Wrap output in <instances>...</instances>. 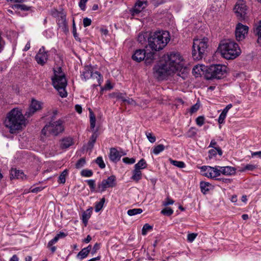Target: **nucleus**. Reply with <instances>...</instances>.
<instances>
[{"label": "nucleus", "instance_id": "nucleus-1", "mask_svg": "<svg viewBox=\"0 0 261 261\" xmlns=\"http://www.w3.org/2000/svg\"><path fill=\"white\" fill-rule=\"evenodd\" d=\"M182 57L177 52H171L164 57L161 61L153 68V74L159 80H162L174 73L181 67Z\"/></svg>", "mask_w": 261, "mask_h": 261}, {"label": "nucleus", "instance_id": "nucleus-2", "mask_svg": "<svg viewBox=\"0 0 261 261\" xmlns=\"http://www.w3.org/2000/svg\"><path fill=\"white\" fill-rule=\"evenodd\" d=\"M25 120L22 112L17 109H13L7 115L4 123L11 134L21 130L25 126Z\"/></svg>", "mask_w": 261, "mask_h": 261}, {"label": "nucleus", "instance_id": "nucleus-3", "mask_svg": "<svg viewBox=\"0 0 261 261\" xmlns=\"http://www.w3.org/2000/svg\"><path fill=\"white\" fill-rule=\"evenodd\" d=\"M170 40V37L168 32H155L148 38V45L152 50L158 51L163 49Z\"/></svg>", "mask_w": 261, "mask_h": 261}, {"label": "nucleus", "instance_id": "nucleus-4", "mask_svg": "<svg viewBox=\"0 0 261 261\" xmlns=\"http://www.w3.org/2000/svg\"><path fill=\"white\" fill-rule=\"evenodd\" d=\"M54 87L58 91L62 97H66L67 92L65 89L67 82L64 73L62 71L61 67H58L54 69V75L51 78Z\"/></svg>", "mask_w": 261, "mask_h": 261}, {"label": "nucleus", "instance_id": "nucleus-5", "mask_svg": "<svg viewBox=\"0 0 261 261\" xmlns=\"http://www.w3.org/2000/svg\"><path fill=\"white\" fill-rule=\"evenodd\" d=\"M222 56L226 59H234L241 54L238 44L234 41L227 40L223 42L219 46Z\"/></svg>", "mask_w": 261, "mask_h": 261}, {"label": "nucleus", "instance_id": "nucleus-6", "mask_svg": "<svg viewBox=\"0 0 261 261\" xmlns=\"http://www.w3.org/2000/svg\"><path fill=\"white\" fill-rule=\"evenodd\" d=\"M208 39L206 37L195 38L192 46V56L194 60H199L206 54Z\"/></svg>", "mask_w": 261, "mask_h": 261}, {"label": "nucleus", "instance_id": "nucleus-7", "mask_svg": "<svg viewBox=\"0 0 261 261\" xmlns=\"http://www.w3.org/2000/svg\"><path fill=\"white\" fill-rule=\"evenodd\" d=\"M64 129V127L62 120L60 119L56 121L52 120L45 125L42 129V133L46 136L50 135L57 136L62 133Z\"/></svg>", "mask_w": 261, "mask_h": 261}, {"label": "nucleus", "instance_id": "nucleus-8", "mask_svg": "<svg viewBox=\"0 0 261 261\" xmlns=\"http://www.w3.org/2000/svg\"><path fill=\"white\" fill-rule=\"evenodd\" d=\"M226 66L221 64L211 65L206 70L205 76L206 79H220L226 72Z\"/></svg>", "mask_w": 261, "mask_h": 261}, {"label": "nucleus", "instance_id": "nucleus-9", "mask_svg": "<svg viewBox=\"0 0 261 261\" xmlns=\"http://www.w3.org/2000/svg\"><path fill=\"white\" fill-rule=\"evenodd\" d=\"M81 76L82 78L84 79L85 81L90 79L96 80L99 85L103 82L102 76L99 72L95 71L94 67L91 65L84 66Z\"/></svg>", "mask_w": 261, "mask_h": 261}, {"label": "nucleus", "instance_id": "nucleus-10", "mask_svg": "<svg viewBox=\"0 0 261 261\" xmlns=\"http://www.w3.org/2000/svg\"><path fill=\"white\" fill-rule=\"evenodd\" d=\"M132 59L138 62L144 60L146 64H150L154 59V54L151 51L147 53L144 49H137L133 55Z\"/></svg>", "mask_w": 261, "mask_h": 261}, {"label": "nucleus", "instance_id": "nucleus-11", "mask_svg": "<svg viewBox=\"0 0 261 261\" xmlns=\"http://www.w3.org/2000/svg\"><path fill=\"white\" fill-rule=\"evenodd\" d=\"M234 12L240 20H245L247 17V7L243 0L238 1L234 8Z\"/></svg>", "mask_w": 261, "mask_h": 261}, {"label": "nucleus", "instance_id": "nucleus-12", "mask_svg": "<svg viewBox=\"0 0 261 261\" xmlns=\"http://www.w3.org/2000/svg\"><path fill=\"white\" fill-rule=\"evenodd\" d=\"M249 28L247 25L238 23L236 27L235 36L237 41H242L248 34Z\"/></svg>", "mask_w": 261, "mask_h": 261}, {"label": "nucleus", "instance_id": "nucleus-13", "mask_svg": "<svg viewBox=\"0 0 261 261\" xmlns=\"http://www.w3.org/2000/svg\"><path fill=\"white\" fill-rule=\"evenodd\" d=\"M42 102L35 99H32L29 107L25 113V116L30 117L42 108Z\"/></svg>", "mask_w": 261, "mask_h": 261}, {"label": "nucleus", "instance_id": "nucleus-14", "mask_svg": "<svg viewBox=\"0 0 261 261\" xmlns=\"http://www.w3.org/2000/svg\"><path fill=\"white\" fill-rule=\"evenodd\" d=\"M201 172L203 175L208 178H214L219 176L218 166H202L201 168Z\"/></svg>", "mask_w": 261, "mask_h": 261}, {"label": "nucleus", "instance_id": "nucleus-15", "mask_svg": "<svg viewBox=\"0 0 261 261\" xmlns=\"http://www.w3.org/2000/svg\"><path fill=\"white\" fill-rule=\"evenodd\" d=\"M116 185V177L114 175L109 176L107 179H103L98 184V189L100 192H102L107 188H112Z\"/></svg>", "mask_w": 261, "mask_h": 261}, {"label": "nucleus", "instance_id": "nucleus-16", "mask_svg": "<svg viewBox=\"0 0 261 261\" xmlns=\"http://www.w3.org/2000/svg\"><path fill=\"white\" fill-rule=\"evenodd\" d=\"M35 59L37 63L41 65H44L47 62L48 55L45 50L44 47L42 46L40 48L35 57Z\"/></svg>", "mask_w": 261, "mask_h": 261}, {"label": "nucleus", "instance_id": "nucleus-17", "mask_svg": "<svg viewBox=\"0 0 261 261\" xmlns=\"http://www.w3.org/2000/svg\"><path fill=\"white\" fill-rule=\"evenodd\" d=\"M146 3L145 0H138L131 10L132 15L135 16L140 13L145 8Z\"/></svg>", "mask_w": 261, "mask_h": 261}, {"label": "nucleus", "instance_id": "nucleus-18", "mask_svg": "<svg viewBox=\"0 0 261 261\" xmlns=\"http://www.w3.org/2000/svg\"><path fill=\"white\" fill-rule=\"evenodd\" d=\"M219 176L221 173L224 175H231L235 173L236 170L234 168L230 166L220 167L218 166Z\"/></svg>", "mask_w": 261, "mask_h": 261}, {"label": "nucleus", "instance_id": "nucleus-19", "mask_svg": "<svg viewBox=\"0 0 261 261\" xmlns=\"http://www.w3.org/2000/svg\"><path fill=\"white\" fill-rule=\"evenodd\" d=\"M207 69L206 67L203 65H197L195 66L192 70L193 74L196 76L198 77L206 72Z\"/></svg>", "mask_w": 261, "mask_h": 261}, {"label": "nucleus", "instance_id": "nucleus-20", "mask_svg": "<svg viewBox=\"0 0 261 261\" xmlns=\"http://www.w3.org/2000/svg\"><path fill=\"white\" fill-rule=\"evenodd\" d=\"M109 158L111 161L113 162H117L120 159V151L115 148L110 149Z\"/></svg>", "mask_w": 261, "mask_h": 261}, {"label": "nucleus", "instance_id": "nucleus-21", "mask_svg": "<svg viewBox=\"0 0 261 261\" xmlns=\"http://www.w3.org/2000/svg\"><path fill=\"white\" fill-rule=\"evenodd\" d=\"M73 144V141L72 138L66 137L63 138L60 143V147L62 149L69 148Z\"/></svg>", "mask_w": 261, "mask_h": 261}, {"label": "nucleus", "instance_id": "nucleus-22", "mask_svg": "<svg viewBox=\"0 0 261 261\" xmlns=\"http://www.w3.org/2000/svg\"><path fill=\"white\" fill-rule=\"evenodd\" d=\"M25 177L24 173L19 170L12 169L11 171V178L23 179Z\"/></svg>", "mask_w": 261, "mask_h": 261}, {"label": "nucleus", "instance_id": "nucleus-23", "mask_svg": "<svg viewBox=\"0 0 261 261\" xmlns=\"http://www.w3.org/2000/svg\"><path fill=\"white\" fill-rule=\"evenodd\" d=\"M183 61V60L182 61ZM181 67L177 70L174 73H177V75L181 77L182 79H185L188 75V70L186 67H183V63L181 62Z\"/></svg>", "mask_w": 261, "mask_h": 261}, {"label": "nucleus", "instance_id": "nucleus-24", "mask_svg": "<svg viewBox=\"0 0 261 261\" xmlns=\"http://www.w3.org/2000/svg\"><path fill=\"white\" fill-rule=\"evenodd\" d=\"M93 209L92 207H90L86 211L84 212L82 215V221L85 224V225H87L88 220L90 218Z\"/></svg>", "mask_w": 261, "mask_h": 261}, {"label": "nucleus", "instance_id": "nucleus-25", "mask_svg": "<svg viewBox=\"0 0 261 261\" xmlns=\"http://www.w3.org/2000/svg\"><path fill=\"white\" fill-rule=\"evenodd\" d=\"M211 185L205 181H201L200 183V187L201 191L203 194H205L207 192L210 190L211 189Z\"/></svg>", "mask_w": 261, "mask_h": 261}, {"label": "nucleus", "instance_id": "nucleus-26", "mask_svg": "<svg viewBox=\"0 0 261 261\" xmlns=\"http://www.w3.org/2000/svg\"><path fill=\"white\" fill-rule=\"evenodd\" d=\"M142 178V172L140 170L134 169L133 171V175L131 179L135 181L138 182Z\"/></svg>", "mask_w": 261, "mask_h": 261}, {"label": "nucleus", "instance_id": "nucleus-27", "mask_svg": "<svg viewBox=\"0 0 261 261\" xmlns=\"http://www.w3.org/2000/svg\"><path fill=\"white\" fill-rule=\"evenodd\" d=\"M209 157L210 158H213V156H216L217 154L219 155H221L222 154V151L221 148L219 147H214L213 149H211L208 151Z\"/></svg>", "mask_w": 261, "mask_h": 261}, {"label": "nucleus", "instance_id": "nucleus-28", "mask_svg": "<svg viewBox=\"0 0 261 261\" xmlns=\"http://www.w3.org/2000/svg\"><path fill=\"white\" fill-rule=\"evenodd\" d=\"M90 115V127L94 129L95 127L96 118L94 113L91 109H89Z\"/></svg>", "mask_w": 261, "mask_h": 261}, {"label": "nucleus", "instance_id": "nucleus-29", "mask_svg": "<svg viewBox=\"0 0 261 261\" xmlns=\"http://www.w3.org/2000/svg\"><path fill=\"white\" fill-rule=\"evenodd\" d=\"M147 167V164L144 159H141L138 163L135 165V169L140 170L145 169Z\"/></svg>", "mask_w": 261, "mask_h": 261}, {"label": "nucleus", "instance_id": "nucleus-30", "mask_svg": "<svg viewBox=\"0 0 261 261\" xmlns=\"http://www.w3.org/2000/svg\"><path fill=\"white\" fill-rule=\"evenodd\" d=\"M58 24L59 27L64 32L67 30V22L64 18L61 17L58 20Z\"/></svg>", "mask_w": 261, "mask_h": 261}, {"label": "nucleus", "instance_id": "nucleus-31", "mask_svg": "<svg viewBox=\"0 0 261 261\" xmlns=\"http://www.w3.org/2000/svg\"><path fill=\"white\" fill-rule=\"evenodd\" d=\"M97 136H98V134L97 133V131H94L91 137H90V140L89 141V142H88V146L89 147H90L91 148L93 147L94 144L95 143V142L96 140Z\"/></svg>", "mask_w": 261, "mask_h": 261}, {"label": "nucleus", "instance_id": "nucleus-32", "mask_svg": "<svg viewBox=\"0 0 261 261\" xmlns=\"http://www.w3.org/2000/svg\"><path fill=\"white\" fill-rule=\"evenodd\" d=\"M257 166L253 164H247L242 168L241 171L245 172L246 171H253L256 169Z\"/></svg>", "mask_w": 261, "mask_h": 261}, {"label": "nucleus", "instance_id": "nucleus-33", "mask_svg": "<svg viewBox=\"0 0 261 261\" xmlns=\"http://www.w3.org/2000/svg\"><path fill=\"white\" fill-rule=\"evenodd\" d=\"M105 202V198H102L100 199V201L96 203L95 206V211L96 212H99L102 208Z\"/></svg>", "mask_w": 261, "mask_h": 261}, {"label": "nucleus", "instance_id": "nucleus-34", "mask_svg": "<svg viewBox=\"0 0 261 261\" xmlns=\"http://www.w3.org/2000/svg\"><path fill=\"white\" fill-rule=\"evenodd\" d=\"M165 147L163 144H159L153 148L152 152L154 154L157 155L160 152H162L165 149Z\"/></svg>", "mask_w": 261, "mask_h": 261}, {"label": "nucleus", "instance_id": "nucleus-35", "mask_svg": "<svg viewBox=\"0 0 261 261\" xmlns=\"http://www.w3.org/2000/svg\"><path fill=\"white\" fill-rule=\"evenodd\" d=\"M11 7L13 9H20L23 11H28L30 9V7L25 5L15 4Z\"/></svg>", "mask_w": 261, "mask_h": 261}, {"label": "nucleus", "instance_id": "nucleus-36", "mask_svg": "<svg viewBox=\"0 0 261 261\" xmlns=\"http://www.w3.org/2000/svg\"><path fill=\"white\" fill-rule=\"evenodd\" d=\"M142 212L143 211L141 208H134L128 210L127 213L129 216H132L141 214Z\"/></svg>", "mask_w": 261, "mask_h": 261}, {"label": "nucleus", "instance_id": "nucleus-37", "mask_svg": "<svg viewBox=\"0 0 261 261\" xmlns=\"http://www.w3.org/2000/svg\"><path fill=\"white\" fill-rule=\"evenodd\" d=\"M89 252H87V251L86 249H84V248L82 249L81 251L79 252V253L77 255V258H79L81 260H82L83 259L86 258L88 255L89 254Z\"/></svg>", "mask_w": 261, "mask_h": 261}, {"label": "nucleus", "instance_id": "nucleus-38", "mask_svg": "<svg viewBox=\"0 0 261 261\" xmlns=\"http://www.w3.org/2000/svg\"><path fill=\"white\" fill-rule=\"evenodd\" d=\"M68 171L67 170H64L59 177L58 182L62 184H64L66 181V176L67 175Z\"/></svg>", "mask_w": 261, "mask_h": 261}, {"label": "nucleus", "instance_id": "nucleus-39", "mask_svg": "<svg viewBox=\"0 0 261 261\" xmlns=\"http://www.w3.org/2000/svg\"><path fill=\"white\" fill-rule=\"evenodd\" d=\"M170 162L173 165L180 168H182L185 167V163L181 161H177L170 160Z\"/></svg>", "mask_w": 261, "mask_h": 261}, {"label": "nucleus", "instance_id": "nucleus-40", "mask_svg": "<svg viewBox=\"0 0 261 261\" xmlns=\"http://www.w3.org/2000/svg\"><path fill=\"white\" fill-rule=\"evenodd\" d=\"M161 213L164 215L170 216L173 213V211L170 207H166L163 209Z\"/></svg>", "mask_w": 261, "mask_h": 261}, {"label": "nucleus", "instance_id": "nucleus-41", "mask_svg": "<svg viewBox=\"0 0 261 261\" xmlns=\"http://www.w3.org/2000/svg\"><path fill=\"white\" fill-rule=\"evenodd\" d=\"M81 174L83 177H91L93 175V172L91 170L84 169L81 171Z\"/></svg>", "mask_w": 261, "mask_h": 261}, {"label": "nucleus", "instance_id": "nucleus-42", "mask_svg": "<svg viewBox=\"0 0 261 261\" xmlns=\"http://www.w3.org/2000/svg\"><path fill=\"white\" fill-rule=\"evenodd\" d=\"M86 164V160L85 158H81L77 161L75 164V167L77 169H80L84 166Z\"/></svg>", "mask_w": 261, "mask_h": 261}, {"label": "nucleus", "instance_id": "nucleus-43", "mask_svg": "<svg viewBox=\"0 0 261 261\" xmlns=\"http://www.w3.org/2000/svg\"><path fill=\"white\" fill-rule=\"evenodd\" d=\"M95 162L99 166V167L101 168V169H103L105 168L106 167V165L102 160V157L101 156H98L96 161H95Z\"/></svg>", "mask_w": 261, "mask_h": 261}, {"label": "nucleus", "instance_id": "nucleus-44", "mask_svg": "<svg viewBox=\"0 0 261 261\" xmlns=\"http://www.w3.org/2000/svg\"><path fill=\"white\" fill-rule=\"evenodd\" d=\"M197 129L195 127H191L187 133V136L192 138L194 137L197 134Z\"/></svg>", "mask_w": 261, "mask_h": 261}, {"label": "nucleus", "instance_id": "nucleus-45", "mask_svg": "<svg viewBox=\"0 0 261 261\" xmlns=\"http://www.w3.org/2000/svg\"><path fill=\"white\" fill-rule=\"evenodd\" d=\"M256 34L258 35L257 43H261V21L259 22V25L256 28Z\"/></svg>", "mask_w": 261, "mask_h": 261}, {"label": "nucleus", "instance_id": "nucleus-46", "mask_svg": "<svg viewBox=\"0 0 261 261\" xmlns=\"http://www.w3.org/2000/svg\"><path fill=\"white\" fill-rule=\"evenodd\" d=\"M87 182L89 186L91 191H94L95 190V181L93 179H89Z\"/></svg>", "mask_w": 261, "mask_h": 261}, {"label": "nucleus", "instance_id": "nucleus-47", "mask_svg": "<svg viewBox=\"0 0 261 261\" xmlns=\"http://www.w3.org/2000/svg\"><path fill=\"white\" fill-rule=\"evenodd\" d=\"M145 134H146V136L148 140H149V141L150 143H153L155 142V141L156 140V138H155V136H153L151 133L146 132Z\"/></svg>", "mask_w": 261, "mask_h": 261}, {"label": "nucleus", "instance_id": "nucleus-48", "mask_svg": "<svg viewBox=\"0 0 261 261\" xmlns=\"http://www.w3.org/2000/svg\"><path fill=\"white\" fill-rule=\"evenodd\" d=\"M196 123L198 126H201L204 123V117L202 116L198 117L196 119Z\"/></svg>", "mask_w": 261, "mask_h": 261}, {"label": "nucleus", "instance_id": "nucleus-49", "mask_svg": "<svg viewBox=\"0 0 261 261\" xmlns=\"http://www.w3.org/2000/svg\"><path fill=\"white\" fill-rule=\"evenodd\" d=\"M152 229V227L150 226L148 224H145L142 228V234L143 235H146L147 231Z\"/></svg>", "mask_w": 261, "mask_h": 261}, {"label": "nucleus", "instance_id": "nucleus-50", "mask_svg": "<svg viewBox=\"0 0 261 261\" xmlns=\"http://www.w3.org/2000/svg\"><path fill=\"white\" fill-rule=\"evenodd\" d=\"M122 161L124 163L127 164H133L136 162L134 158H128L127 157L123 158Z\"/></svg>", "mask_w": 261, "mask_h": 261}, {"label": "nucleus", "instance_id": "nucleus-51", "mask_svg": "<svg viewBox=\"0 0 261 261\" xmlns=\"http://www.w3.org/2000/svg\"><path fill=\"white\" fill-rule=\"evenodd\" d=\"M226 114H226L223 112H221V113L220 114V115L218 118V120L219 124H222L224 123V121L226 118Z\"/></svg>", "mask_w": 261, "mask_h": 261}, {"label": "nucleus", "instance_id": "nucleus-52", "mask_svg": "<svg viewBox=\"0 0 261 261\" xmlns=\"http://www.w3.org/2000/svg\"><path fill=\"white\" fill-rule=\"evenodd\" d=\"M174 202V201L171 199H170L169 197H167L165 199V200L163 202V205L164 206H167L169 205L173 204Z\"/></svg>", "mask_w": 261, "mask_h": 261}, {"label": "nucleus", "instance_id": "nucleus-53", "mask_svg": "<svg viewBox=\"0 0 261 261\" xmlns=\"http://www.w3.org/2000/svg\"><path fill=\"white\" fill-rule=\"evenodd\" d=\"M197 233H192L188 234L187 236V240L189 242H192L196 238Z\"/></svg>", "mask_w": 261, "mask_h": 261}, {"label": "nucleus", "instance_id": "nucleus-54", "mask_svg": "<svg viewBox=\"0 0 261 261\" xmlns=\"http://www.w3.org/2000/svg\"><path fill=\"white\" fill-rule=\"evenodd\" d=\"M199 109V105H198L197 103L193 105L191 108L190 109V113L191 114L194 113L196 112L198 109Z\"/></svg>", "mask_w": 261, "mask_h": 261}, {"label": "nucleus", "instance_id": "nucleus-55", "mask_svg": "<svg viewBox=\"0 0 261 261\" xmlns=\"http://www.w3.org/2000/svg\"><path fill=\"white\" fill-rule=\"evenodd\" d=\"M91 19L86 17L83 19V25L84 27H87L91 25Z\"/></svg>", "mask_w": 261, "mask_h": 261}, {"label": "nucleus", "instance_id": "nucleus-56", "mask_svg": "<svg viewBox=\"0 0 261 261\" xmlns=\"http://www.w3.org/2000/svg\"><path fill=\"white\" fill-rule=\"evenodd\" d=\"M73 34L74 37L75 38V39L76 40H79V41L80 40V38L77 36V34L76 33V29L75 24L74 20H73Z\"/></svg>", "mask_w": 261, "mask_h": 261}, {"label": "nucleus", "instance_id": "nucleus-57", "mask_svg": "<svg viewBox=\"0 0 261 261\" xmlns=\"http://www.w3.org/2000/svg\"><path fill=\"white\" fill-rule=\"evenodd\" d=\"M59 240V239L56 236V237L53 239L52 240H51L47 244V246L48 247H49L53 245V244L56 243Z\"/></svg>", "mask_w": 261, "mask_h": 261}, {"label": "nucleus", "instance_id": "nucleus-58", "mask_svg": "<svg viewBox=\"0 0 261 261\" xmlns=\"http://www.w3.org/2000/svg\"><path fill=\"white\" fill-rule=\"evenodd\" d=\"M43 189H44L43 187H38L31 189L30 191L34 193H37L38 192L41 191Z\"/></svg>", "mask_w": 261, "mask_h": 261}, {"label": "nucleus", "instance_id": "nucleus-59", "mask_svg": "<svg viewBox=\"0 0 261 261\" xmlns=\"http://www.w3.org/2000/svg\"><path fill=\"white\" fill-rule=\"evenodd\" d=\"M88 0H81L79 3V6L82 10H85L86 3Z\"/></svg>", "mask_w": 261, "mask_h": 261}, {"label": "nucleus", "instance_id": "nucleus-60", "mask_svg": "<svg viewBox=\"0 0 261 261\" xmlns=\"http://www.w3.org/2000/svg\"><path fill=\"white\" fill-rule=\"evenodd\" d=\"M138 41L141 44H143L145 41L144 35L139 34L138 37Z\"/></svg>", "mask_w": 261, "mask_h": 261}, {"label": "nucleus", "instance_id": "nucleus-61", "mask_svg": "<svg viewBox=\"0 0 261 261\" xmlns=\"http://www.w3.org/2000/svg\"><path fill=\"white\" fill-rule=\"evenodd\" d=\"M123 101L125 102H126L128 104H130V105H135V101L132 98L123 99Z\"/></svg>", "mask_w": 261, "mask_h": 261}, {"label": "nucleus", "instance_id": "nucleus-62", "mask_svg": "<svg viewBox=\"0 0 261 261\" xmlns=\"http://www.w3.org/2000/svg\"><path fill=\"white\" fill-rule=\"evenodd\" d=\"M75 109L76 111L79 113L81 114L82 112V107L79 105H76L75 106Z\"/></svg>", "mask_w": 261, "mask_h": 261}, {"label": "nucleus", "instance_id": "nucleus-63", "mask_svg": "<svg viewBox=\"0 0 261 261\" xmlns=\"http://www.w3.org/2000/svg\"><path fill=\"white\" fill-rule=\"evenodd\" d=\"M99 249V244L96 243L93 248L92 253H95Z\"/></svg>", "mask_w": 261, "mask_h": 261}, {"label": "nucleus", "instance_id": "nucleus-64", "mask_svg": "<svg viewBox=\"0 0 261 261\" xmlns=\"http://www.w3.org/2000/svg\"><path fill=\"white\" fill-rule=\"evenodd\" d=\"M252 156H258L259 158H261V151H256L251 153Z\"/></svg>", "mask_w": 261, "mask_h": 261}]
</instances>
